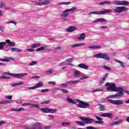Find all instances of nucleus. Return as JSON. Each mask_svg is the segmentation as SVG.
I'll list each match as a JSON object with an SVG mask.
<instances>
[{"mask_svg": "<svg viewBox=\"0 0 129 129\" xmlns=\"http://www.w3.org/2000/svg\"><path fill=\"white\" fill-rule=\"evenodd\" d=\"M86 78H88V77H83V78H81L80 79L82 80V79H86Z\"/></svg>", "mask_w": 129, "mask_h": 129, "instance_id": "nucleus-63", "label": "nucleus"}, {"mask_svg": "<svg viewBox=\"0 0 129 129\" xmlns=\"http://www.w3.org/2000/svg\"><path fill=\"white\" fill-rule=\"evenodd\" d=\"M22 52V49H19V48H17V53H20V52Z\"/></svg>", "mask_w": 129, "mask_h": 129, "instance_id": "nucleus-58", "label": "nucleus"}, {"mask_svg": "<svg viewBox=\"0 0 129 129\" xmlns=\"http://www.w3.org/2000/svg\"><path fill=\"white\" fill-rule=\"evenodd\" d=\"M62 126H65V125H71V123H69V122H63L62 123Z\"/></svg>", "mask_w": 129, "mask_h": 129, "instance_id": "nucleus-35", "label": "nucleus"}, {"mask_svg": "<svg viewBox=\"0 0 129 129\" xmlns=\"http://www.w3.org/2000/svg\"><path fill=\"white\" fill-rule=\"evenodd\" d=\"M79 118L83 120V122L81 121H76V123L79 125H85L86 123H92L94 121V119L92 118H83V117H79Z\"/></svg>", "mask_w": 129, "mask_h": 129, "instance_id": "nucleus-3", "label": "nucleus"}, {"mask_svg": "<svg viewBox=\"0 0 129 129\" xmlns=\"http://www.w3.org/2000/svg\"><path fill=\"white\" fill-rule=\"evenodd\" d=\"M41 44L40 43H34L31 45L32 48H37L38 47V48L36 49V51H42V50H44L45 48L47 47V46H42L41 47Z\"/></svg>", "mask_w": 129, "mask_h": 129, "instance_id": "nucleus-9", "label": "nucleus"}, {"mask_svg": "<svg viewBox=\"0 0 129 129\" xmlns=\"http://www.w3.org/2000/svg\"><path fill=\"white\" fill-rule=\"evenodd\" d=\"M12 57H6V58H4L1 59V61H3L4 62H9L10 60H12Z\"/></svg>", "mask_w": 129, "mask_h": 129, "instance_id": "nucleus-28", "label": "nucleus"}, {"mask_svg": "<svg viewBox=\"0 0 129 129\" xmlns=\"http://www.w3.org/2000/svg\"><path fill=\"white\" fill-rule=\"evenodd\" d=\"M11 103V100H5L0 102L1 104H9Z\"/></svg>", "mask_w": 129, "mask_h": 129, "instance_id": "nucleus-23", "label": "nucleus"}, {"mask_svg": "<svg viewBox=\"0 0 129 129\" xmlns=\"http://www.w3.org/2000/svg\"><path fill=\"white\" fill-rule=\"evenodd\" d=\"M5 3H4L3 2H1V3H0V8L1 9H3V8H5Z\"/></svg>", "mask_w": 129, "mask_h": 129, "instance_id": "nucleus-40", "label": "nucleus"}, {"mask_svg": "<svg viewBox=\"0 0 129 129\" xmlns=\"http://www.w3.org/2000/svg\"><path fill=\"white\" fill-rule=\"evenodd\" d=\"M101 46L97 45V46H89V48H91L92 49H96V48H100Z\"/></svg>", "mask_w": 129, "mask_h": 129, "instance_id": "nucleus-33", "label": "nucleus"}, {"mask_svg": "<svg viewBox=\"0 0 129 129\" xmlns=\"http://www.w3.org/2000/svg\"><path fill=\"white\" fill-rule=\"evenodd\" d=\"M4 27H2V26H0V31H1V32H4Z\"/></svg>", "mask_w": 129, "mask_h": 129, "instance_id": "nucleus-59", "label": "nucleus"}, {"mask_svg": "<svg viewBox=\"0 0 129 129\" xmlns=\"http://www.w3.org/2000/svg\"><path fill=\"white\" fill-rule=\"evenodd\" d=\"M96 91H102V90H101V89H96L93 91V92H96Z\"/></svg>", "mask_w": 129, "mask_h": 129, "instance_id": "nucleus-49", "label": "nucleus"}, {"mask_svg": "<svg viewBox=\"0 0 129 129\" xmlns=\"http://www.w3.org/2000/svg\"><path fill=\"white\" fill-rule=\"evenodd\" d=\"M32 78H40L39 76H34V77H32Z\"/></svg>", "mask_w": 129, "mask_h": 129, "instance_id": "nucleus-60", "label": "nucleus"}, {"mask_svg": "<svg viewBox=\"0 0 129 129\" xmlns=\"http://www.w3.org/2000/svg\"><path fill=\"white\" fill-rule=\"evenodd\" d=\"M11 52H17V48L12 47L11 48Z\"/></svg>", "mask_w": 129, "mask_h": 129, "instance_id": "nucleus-46", "label": "nucleus"}, {"mask_svg": "<svg viewBox=\"0 0 129 129\" xmlns=\"http://www.w3.org/2000/svg\"><path fill=\"white\" fill-rule=\"evenodd\" d=\"M80 73H81V72H80L79 71H76L75 72L74 76L76 77H79V76L80 75Z\"/></svg>", "mask_w": 129, "mask_h": 129, "instance_id": "nucleus-30", "label": "nucleus"}, {"mask_svg": "<svg viewBox=\"0 0 129 129\" xmlns=\"http://www.w3.org/2000/svg\"><path fill=\"white\" fill-rule=\"evenodd\" d=\"M94 57H95L96 58H103L106 60H109L110 59V57L107 53H98L94 55Z\"/></svg>", "mask_w": 129, "mask_h": 129, "instance_id": "nucleus-8", "label": "nucleus"}, {"mask_svg": "<svg viewBox=\"0 0 129 129\" xmlns=\"http://www.w3.org/2000/svg\"><path fill=\"white\" fill-rule=\"evenodd\" d=\"M25 109L24 108H19V109H17V111H22V110H25Z\"/></svg>", "mask_w": 129, "mask_h": 129, "instance_id": "nucleus-51", "label": "nucleus"}, {"mask_svg": "<svg viewBox=\"0 0 129 129\" xmlns=\"http://www.w3.org/2000/svg\"><path fill=\"white\" fill-rule=\"evenodd\" d=\"M51 126H46V127H44V128H50Z\"/></svg>", "mask_w": 129, "mask_h": 129, "instance_id": "nucleus-64", "label": "nucleus"}, {"mask_svg": "<svg viewBox=\"0 0 129 129\" xmlns=\"http://www.w3.org/2000/svg\"><path fill=\"white\" fill-rule=\"evenodd\" d=\"M108 76V74H106V75H105V76H104V77L102 78V80L100 82V85H102V84H103V83H104L106 78H107Z\"/></svg>", "mask_w": 129, "mask_h": 129, "instance_id": "nucleus-22", "label": "nucleus"}, {"mask_svg": "<svg viewBox=\"0 0 129 129\" xmlns=\"http://www.w3.org/2000/svg\"><path fill=\"white\" fill-rule=\"evenodd\" d=\"M105 4H111V2H110V1H105Z\"/></svg>", "mask_w": 129, "mask_h": 129, "instance_id": "nucleus-56", "label": "nucleus"}, {"mask_svg": "<svg viewBox=\"0 0 129 129\" xmlns=\"http://www.w3.org/2000/svg\"><path fill=\"white\" fill-rule=\"evenodd\" d=\"M100 117L99 116H96L95 118L98 119V121H96V123H103V121L102 118H101V116H104L105 117H109L110 118H112L113 115L111 113H104V114H101L100 115Z\"/></svg>", "mask_w": 129, "mask_h": 129, "instance_id": "nucleus-4", "label": "nucleus"}, {"mask_svg": "<svg viewBox=\"0 0 129 129\" xmlns=\"http://www.w3.org/2000/svg\"><path fill=\"white\" fill-rule=\"evenodd\" d=\"M36 64H37V61H32L31 63H29L30 66H35Z\"/></svg>", "mask_w": 129, "mask_h": 129, "instance_id": "nucleus-38", "label": "nucleus"}, {"mask_svg": "<svg viewBox=\"0 0 129 129\" xmlns=\"http://www.w3.org/2000/svg\"><path fill=\"white\" fill-rule=\"evenodd\" d=\"M103 69L105 70H107V71H111V69L110 68H109V67H107V66H104Z\"/></svg>", "mask_w": 129, "mask_h": 129, "instance_id": "nucleus-37", "label": "nucleus"}, {"mask_svg": "<svg viewBox=\"0 0 129 129\" xmlns=\"http://www.w3.org/2000/svg\"><path fill=\"white\" fill-rule=\"evenodd\" d=\"M61 91H62V92H64V93H69V91H68V90H64V89H62Z\"/></svg>", "mask_w": 129, "mask_h": 129, "instance_id": "nucleus-48", "label": "nucleus"}, {"mask_svg": "<svg viewBox=\"0 0 129 129\" xmlns=\"http://www.w3.org/2000/svg\"><path fill=\"white\" fill-rule=\"evenodd\" d=\"M106 86L107 87V90H112V91H117L119 94V97L123 95L124 90L121 87H116L115 84L113 83H106Z\"/></svg>", "mask_w": 129, "mask_h": 129, "instance_id": "nucleus-2", "label": "nucleus"}, {"mask_svg": "<svg viewBox=\"0 0 129 129\" xmlns=\"http://www.w3.org/2000/svg\"><path fill=\"white\" fill-rule=\"evenodd\" d=\"M113 12L111 9H107L106 10H104V11H95L94 12H90L89 15L92 14H95L98 15H102L103 14H107V13H112Z\"/></svg>", "mask_w": 129, "mask_h": 129, "instance_id": "nucleus-7", "label": "nucleus"}, {"mask_svg": "<svg viewBox=\"0 0 129 129\" xmlns=\"http://www.w3.org/2000/svg\"><path fill=\"white\" fill-rule=\"evenodd\" d=\"M68 84H74L73 81H70V82H68Z\"/></svg>", "mask_w": 129, "mask_h": 129, "instance_id": "nucleus-61", "label": "nucleus"}, {"mask_svg": "<svg viewBox=\"0 0 129 129\" xmlns=\"http://www.w3.org/2000/svg\"><path fill=\"white\" fill-rule=\"evenodd\" d=\"M112 4H113V5L122 6L116 7L115 9L114 10V12H116V13H122L123 12H125V11L128 10V8H126V7L123 6L128 5L129 4L128 1H113L112 2Z\"/></svg>", "mask_w": 129, "mask_h": 129, "instance_id": "nucleus-1", "label": "nucleus"}, {"mask_svg": "<svg viewBox=\"0 0 129 129\" xmlns=\"http://www.w3.org/2000/svg\"><path fill=\"white\" fill-rule=\"evenodd\" d=\"M31 129H42V126L40 123H33L31 125Z\"/></svg>", "mask_w": 129, "mask_h": 129, "instance_id": "nucleus-14", "label": "nucleus"}, {"mask_svg": "<svg viewBox=\"0 0 129 129\" xmlns=\"http://www.w3.org/2000/svg\"><path fill=\"white\" fill-rule=\"evenodd\" d=\"M71 4V2H61V3H58V5H70Z\"/></svg>", "mask_w": 129, "mask_h": 129, "instance_id": "nucleus-32", "label": "nucleus"}, {"mask_svg": "<svg viewBox=\"0 0 129 129\" xmlns=\"http://www.w3.org/2000/svg\"><path fill=\"white\" fill-rule=\"evenodd\" d=\"M67 100L69 102H70L71 103H74V104H76V102L74 101V100H73V99H71V98H67Z\"/></svg>", "mask_w": 129, "mask_h": 129, "instance_id": "nucleus-27", "label": "nucleus"}, {"mask_svg": "<svg viewBox=\"0 0 129 129\" xmlns=\"http://www.w3.org/2000/svg\"><path fill=\"white\" fill-rule=\"evenodd\" d=\"M43 85V83H42V82H39V83L36 84L34 87H31V88H29V89H35V88H39V87H41Z\"/></svg>", "mask_w": 129, "mask_h": 129, "instance_id": "nucleus-16", "label": "nucleus"}, {"mask_svg": "<svg viewBox=\"0 0 129 129\" xmlns=\"http://www.w3.org/2000/svg\"><path fill=\"white\" fill-rule=\"evenodd\" d=\"M45 74L46 75H51V74H53L52 71H46Z\"/></svg>", "mask_w": 129, "mask_h": 129, "instance_id": "nucleus-41", "label": "nucleus"}, {"mask_svg": "<svg viewBox=\"0 0 129 129\" xmlns=\"http://www.w3.org/2000/svg\"><path fill=\"white\" fill-rule=\"evenodd\" d=\"M6 44H8L7 45L8 47H15V46L16 45V43L15 42L11 41L10 39H7L6 40V42H0V50H3V49L5 48L4 46H5V45H6Z\"/></svg>", "mask_w": 129, "mask_h": 129, "instance_id": "nucleus-5", "label": "nucleus"}, {"mask_svg": "<svg viewBox=\"0 0 129 129\" xmlns=\"http://www.w3.org/2000/svg\"><path fill=\"white\" fill-rule=\"evenodd\" d=\"M77 30L76 26H70L68 29H67V32H73Z\"/></svg>", "mask_w": 129, "mask_h": 129, "instance_id": "nucleus-17", "label": "nucleus"}, {"mask_svg": "<svg viewBox=\"0 0 129 129\" xmlns=\"http://www.w3.org/2000/svg\"><path fill=\"white\" fill-rule=\"evenodd\" d=\"M99 110L100 111H104V110H105L106 108L104 105H102V104H99Z\"/></svg>", "mask_w": 129, "mask_h": 129, "instance_id": "nucleus-26", "label": "nucleus"}, {"mask_svg": "<svg viewBox=\"0 0 129 129\" xmlns=\"http://www.w3.org/2000/svg\"><path fill=\"white\" fill-rule=\"evenodd\" d=\"M6 24H14L15 26H17V23L15 21H11L6 22Z\"/></svg>", "mask_w": 129, "mask_h": 129, "instance_id": "nucleus-36", "label": "nucleus"}, {"mask_svg": "<svg viewBox=\"0 0 129 129\" xmlns=\"http://www.w3.org/2000/svg\"><path fill=\"white\" fill-rule=\"evenodd\" d=\"M6 123V122L4 120H2L0 121V126L2 125V124H5Z\"/></svg>", "mask_w": 129, "mask_h": 129, "instance_id": "nucleus-52", "label": "nucleus"}, {"mask_svg": "<svg viewBox=\"0 0 129 129\" xmlns=\"http://www.w3.org/2000/svg\"><path fill=\"white\" fill-rule=\"evenodd\" d=\"M105 5V1H103V2H100L99 3V5L102 6V5Z\"/></svg>", "mask_w": 129, "mask_h": 129, "instance_id": "nucleus-54", "label": "nucleus"}, {"mask_svg": "<svg viewBox=\"0 0 129 129\" xmlns=\"http://www.w3.org/2000/svg\"><path fill=\"white\" fill-rule=\"evenodd\" d=\"M48 84H51V83H53V84H55V82H48Z\"/></svg>", "mask_w": 129, "mask_h": 129, "instance_id": "nucleus-62", "label": "nucleus"}, {"mask_svg": "<svg viewBox=\"0 0 129 129\" xmlns=\"http://www.w3.org/2000/svg\"><path fill=\"white\" fill-rule=\"evenodd\" d=\"M79 82H80V81H79V80L77 81H73V84H76V83H79Z\"/></svg>", "mask_w": 129, "mask_h": 129, "instance_id": "nucleus-53", "label": "nucleus"}, {"mask_svg": "<svg viewBox=\"0 0 129 129\" xmlns=\"http://www.w3.org/2000/svg\"><path fill=\"white\" fill-rule=\"evenodd\" d=\"M51 101L49 100V101H45L44 102H42L41 104H48V103H50Z\"/></svg>", "mask_w": 129, "mask_h": 129, "instance_id": "nucleus-39", "label": "nucleus"}, {"mask_svg": "<svg viewBox=\"0 0 129 129\" xmlns=\"http://www.w3.org/2000/svg\"><path fill=\"white\" fill-rule=\"evenodd\" d=\"M7 75H10V76H12L13 77H17V74H11L9 73H4L5 79H11V77Z\"/></svg>", "mask_w": 129, "mask_h": 129, "instance_id": "nucleus-15", "label": "nucleus"}, {"mask_svg": "<svg viewBox=\"0 0 129 129\" xmlns=\"http://www.w3.org/2000/svg\"><path fill=\"white\" fill-rule=\"evenodd\" d=\"M27 76V74H17V78L18 77L20 78V77H24V76Z\"/></svg>", "mask_w": 129, "mask_h": 129, "instance_id": "nucleus-31", "label": "nucleus"}, {"mask_svg": "<svg viewBox=\"0 0 129 129\" xmlns=\"http://www.w3.org/2000/svg\"><path fill=\"white\" fill-rule=\"evenodd\" d=\"M79 68L81 69H84V70H89L88 67L86 64H84V63H80L78 66Z\"/></svg>", "mask_w": 129, "mask_h": 129, "instance_id": "nucleus-21", "label": "nucleus"}, {"mask_svg": "<svg viewBox=\"0 0 129 129\" xmlns=\"http://www.w3.org/2000/svg\"><path fill=\"white\" fill-rule=\"evenodd\" d=\"M48 117H49V119H54V116H53V115H49L48 116Z\"/></svg>", "mask_w": 129, "mask_h": 129, "instance_id": "nucleus-47", "label": "nucleus"}, {"mask_svg": "<svg viewBox=\"0 0 129 129\" xmlns=\"http://www.w3.org/2000/svg\"><path fill=\"white\" fill-rule=\"evenodd\" d=\"M68 84V82H66V83H64V84H62L61 85H62V86H67Z\"/></svg>", "mask_w": 129, "mask_h": 129, "instance_id": "nucleus-55", "label": "nucleus"}, {"mask_svg": "<svg viewBox=\"0 0 129 129\" xmlns=\"http://www.w3.org/2000/svg\"><path fill=\"white\" fill-rule=\"evenodd\" d=\"M83 45H85V43H77V44H74L72 45V48L78 47L79 46H83Z\"/></svg>", "mask_w": 129, "mask_h": 129, "instance_id": "nucleus-25", "label": "nucleus"}, {"mask_svg": "<svg viewBox=\"0 0 129 129\" xmlns=\"http://www.w3.org/2000/svg\"><path fill=\"white\" fill-rule=\"evenodd\" d=\"M77 101L79 102V104H78V107H81V108H87L88 106H90L89 104H88V103H86V102H83V101H81V100H78V99H77Z\"/></svg>", "mask_w": 129, "mask_h": 129, "instance_id": "nucleus-11", "label": "nucleus"}, {"mask_svg": "<svg viewBox=\"0 0 129 129\" xmlns=\"http://www.w3.org/2000/svg\"><path fill=\"white\" fill-rule=\"evenodd\" d=\"M40 110L42 111L43 112H44V113H55V112H56L58 110L57 109H48V108H41L40 109Z\"/></svg>", "mask_w": 129, "mask_h": 129, "instance_id": "nucleus-10", "label": "nucleus"}, {"mask_svg": "<svg viewBox=\"0 0 129 129\" xmlns=\"http://www.w3.org/2000/svg\"><path fill=\"white\" fill-rule=\"evenodd\" d=\"M87 129H97V128H95V127H92V126H88L86 127Z\"/></svg>", "mask_w": 129, "mask_h": 129, "instance_id": "nucleus-45", "label": "nucleus"}, {"mask_svg": "<svg viewBox=\"0 0 129 129\" xmlns=\"http://www.w3.org/2000/svg\"><path fill=\"white\" fill-rule=\"evenodd\" d=\"M49 91L48 89H44V90H41V92H47Z\"/></svg>", "mask_w": 129, "mask_h": 129, "instance_id": "nucleus-50", "label": "nucleus"}, {"mask_svg": "<svg viewBox=\"0 0 129 129\" xmlns=\"http://www.w3.org/2000/svg\"><path fill=\"white\" fill-rule=\"evenodd\" d=\"M118 62H119V63H120L121 67L123 68H124V62L120 61V60H118Z\"/></svg>", "mask_w": 129, "mask_h": 129, "instance_id": "nucleus-44", "label": "nucleus"}, {"mask_svg": "<svg viewBox=\"0 0 129 129\" xmlns=\"http://www.w3.org/2000/svg\"><path fill=\"white\" fill-rule=\"evenodd\" d=\"M77 9V7H73L70 9H66V10L62 11L61 16L64 18L68 17L69 15V12H74L75 11H76Z\"/></svg>", "mask_w": 129, "mask_h": 129, "instance_id": "nucleus-6", "label": "nucleus"}, {"mask_svg": "<svg viewBox=\"0 0 129 129\" xmlns=\"http://www.w3.org/2000/svg\"><path fill=\"white\" fill-rule=\"evenodd\" d=\"M41 3H36L37 6H43L45 5H48L51 3V0H40Z\"/></svg>", "mask_w": 129, "mask_h": 129, "instance_id": "nucleus-12", "label": "nucleus"}, {"mask_svg": "<svg viewBox=\"0 0 129 129\" xmlns=\"http://www.w3.org/2000/svg\"><path fill=\"white\" fill-rule=\"evenodd\" d=\"M5 98H6V99H9V100H11V103L12 102V98H13V97L12 96H6Z\"/></svg>", "mask_w": 129, "mask_h": 129, "instance_id": "nucleus-42", "label": "nucleus"}, {"mask_svg": "<svg viewBox=\"0 0 129 129\" xmlns=\"http://www.w3.org/2000/svg\"><path fill=\"white\" fill-rule=\"evenodd\" d=\"M22 105H31L30 107H36V108H39V105H33V104H30V103H24L22 104Z\"/></svg>", "mask_w": 129, "mask_h": 129, "instance_id": "nucleus-19", "label": "nucleus"}, {"mask_svg": "<svg viewBox=\"0 0 129 129\" xmlns=\"http://www.w3.org/2000/svg\"><path fill=\"white\" fill-rule=\"evenodd\" d=\"M27 51L29 52H34V48H33V47H31V48H29L28 49H27Z\"/></svg>", "mask_w": 129, "mask_h": 129, "instance_id": "nucleus-43", "label": "nucleus"}, {"mask_svg": "<svg viewBox=\"0 0 129 129\" xmlns=\"http://www.w3.org/2000/svg\"><path fill=\"white\" fill-rule=\"evenodd\" d=\"M111 97H116V98H119V93L117 92V93L115 95H112V96H111Z\"/></svg>", "mask_w": 129, "mask_h": 129, "instance_id": "nucleus-34", "label": "nucleus"}, {"mask_svg": "<svg viewBox=\"0 0 129 129\" xmlns=\"http://www.w3.org/2000/svg\"><path fill=\"white\" fill-rule=\"evenodd\" d=\"M24 82H20V83H17V85H22V84H24Z\"/></svg>", "mask_w": 129, "mask_h": 129, "instance_id": "nucleus-57", "label": "nucleus"}, {"mask_svg": "<svg viewBox=\"0 0 129 129\" xmlns=\"http://www.w3.org/2000/svg\"><path fill=\"white\" fill-rule=\"evenodd\" d=\"M122 121H123L122 120H120V121H116V122L111 123V125H115V124H119V123H121Z\"/></svg>", "mask_w": 129, "mask_h": 129, "instance_id": "nucleus-29", "label": "nucleus"}, {"mask_svg": "<svg viewBox=\"0 0 129 129\" xmlns=\"http://www.w3.org/2000/svg\"><path fill=\"white\" fill-rule=\"evenodd\" d=\"M86 38V36L85 33H82V34L80 35V37H79L78 39L79 40H84Z\"/></svg>", "mask_w": 129, "mask_h": 129, "instance_id": "nucleus-24", "label": "nucleus"}, {"mask_svg": "<svg viewBox=\"0 0 129 129\" xmlns=\"http://www.w3.org/2000/svg\"><path fill=\"white\" fill-rule=\"evenodd\" d=\"M109 102L110 103H113V104H117V105H120V104H123V101H120V100H108Z\"/></svg>", "mask_w": 129, "mask_h": 129, "instance_id": "nucleus-13", "label": "nucleus"}, {"mask_svg": "<svg viewBox=\"0 0 129 129\" xmlns=\"http://www.w3.org/2000/svg\"><path fill=\"white\" fill-rule=\"evenodd\" d=\"M107 20L105 19L104 18H98V19H96V20H95V21H93L94 23H97V22H107Z\"/></svg>", "mask_w": 129, "mask_h": 129, "instance_id": "nucleus-18", "label": "nucleus"}, {"mask_svg": "<svg viewBox=\"0 0 129 129\" xmlns=\"http://www.w3.org/2000/svg\"><path fill=\"white\" fill-rule=\"evenodd\" d=\"M73 58H68V59L66 60V61H64L61 62V63H59V67H62V66H64V64H68L67 63V61L68 62H70L71 60L72 61Z\"/></svg>", "mask_w": 129, "mask_h": 129, "instance_id": "nucleus-20", "label": "nucleus"}]
</instances>
